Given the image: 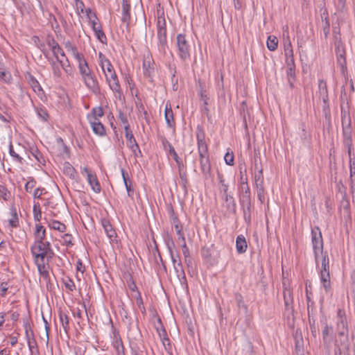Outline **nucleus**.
Instances as JSON below:
<instances>
[{"instance_id": "ea45409f", "label": "nucleus", "mask_w": 355, "mask_h": 355, "mask_svg": "<svg viewBox=\"0 0 355 355\" xmlns=\"http://www.w3.org/2000/svg\"><path fill=\"white\" fill-rule=\"evenodd\" d=\"M25 336L29 350L33 352V348L37 347V342L35 339L34 332L27 333Z\"/></svg>"}, {"instance_id": "72a5a7b5", "label": "nucleus", "mask_w": 355, "mask_h": 355, "mask_svg": "<svg viewBox=\"0 0 355 355\" xmlns=\"http://www.w3.org/2000/svg\"><path fill=\"white\" fill-rule=\"evenodd\" d=\"M240 189H241L240 201L248 202L249 200H251L250 191L249 186L248 185L241 186V187H240Z\"/></svg>"}, {"instance_id": "4d7b16f0", "label": "nucleus", "mask_w": 355, "mask_h": 355, "mask_svg": "<svg viewBox=\"0 0 355 355\" xmlns=\"http://www.w3.org/2000/svg\"><path fill=\"white\" fill-rule=\"evenodd\" d=\"M135 298L136 300V304L139 306V308L140 309L141 312L142 313L145 312L146 309L144 306L143 300H142L141 293L139 291H137V294L135 295Z\"/></svg>"}, {"instance_id": "bb28decb", "label": "nucleus", "mask_w": 355, "mask_h": 355, "mask_svg": "<svg viewBox=\"0 0 355 355\" xmlns=\"http://www.w3.org/2000/svg\"><path fill=\"white\" fill-rule=\"evenodd\" d=\"M318 89L320 96L322 98L323 102L326 104L328 102V90L327 83L324 80H319Z\"/></svg>"}, {"instance_id": "e433bc0d", "label": "nucleus", "mask_w": 355, "mask_h": 355, "mask_svg": "<svg viewBox=\"0 0 355 355\" xmlns=\"http://www.w3.org/2000/svg\"><path fill=\"white\" fill-rule=\"evenodd\" d=\"M322 259V266L320 272H329V258L327 252H324L321 254Z\"/></svg>"}, {"instance_id": "3c124183", "label": "nucleus", "mask_w": 355, "mask_h": 355, "mask_svg": "<svg viewBox=\"0 0 355 355\" xmlns=\"http://www.w3.org/2000/svg\"><path fill=\"white\" fill-rule=\"evenodd\" d=\"M36 265L37 266L38 271H39L40 275L46 279H49V272L45 266V263H38Z\"/></svg>"}, {"instance_id": "f257e3e1", "label": "nucleus", "mask_w": 355, "mask_h": 355, "mask_svg": "<svg viewBox=\"0 0 355 355\" xmlns=\"http://www.w3.org/2000/svg\"><path fill=\"white\" fill-rule=\"evenodd\" d=\"M101 59V67L105 73L106 80L110 88L114 92L116 98H121L122 91L110 61L103 55L102 53H99Z\"/></svg>"}, {"instance_id": "393cba45", "label": "nucleus", "mask_w": 355, "mask_h": 355, "mask_svg": "<svg viewBox=\"0 0 355 355\" xmlns=\"http://www.w3.org/2000/svg\"><path fill=\"white\" fill-rule=\"evenodd\" d=\"M338 334L340 336H345L346 340H348L349 337V327L347 320L337 321Z\"/></svg>"}, {"instance_id": "f704fd0d", "label": "nucleus", "mask_w": 355, "mask_h": 355, "mask_svg": "<svg viewBox=\"0 0 355 355\" xmlns=\"http://www.w3.org/2000/svg\"><path fill=\"white\" fill-rule=\"evenodd\" d=\"M10 214H11V218L9 219L8 223L9 225L12 227H17L19 226V218L17 213L16 208L12 206L10 208Z\"/></svg>"}, {"instance_id": "603ef678", "label": "nucleus", "mask_w": 355, "mask_h": 355, "mask_svg": "<svg viewBox=\"0 0 355 355\" xmlns=\"http://www.w3.org/2000/svg\"><path fill=\"white\" fill-rule=\"evenodd\" d=\"M169 214H170L171 222L172 225H174L175 229H176V225L178 227H181L182 225L180 223V220H179L178 216L175 214V212L172 208L171 209Z\"/></svg>"}, {"instance_id": "4468645a", "label": "nucleus", "mask_w": 355, "mask_h": 355, "mask_svg": "<svg viewBox=\"0 0 355 355\" xmlns=\"http://www.w3.org/2000/svg\"><path fill=\"white\" fill-rule=\"evenodd\" d=\"M46 42L48 44V46L51 49L53 55L57 56L58 55V54H61L62 57L65 58V53L64 51L53 37L48 36L46 37Z\"/></svg>"}, {"instance_id": "052dcab7", "label": "nucleus", "mask_w": 355, "mask_h": 355, "mask_svg": "<svg viewBox=\"0 0 355 355\" xmlns=\"http://www.w3.org/2000/svg\"><path fill=\"white\" fill-rule=\"evenodd\" d=\"M34 219L36 221H40L42 218V212L39 205H34L33 206Z\"/></svg>"}, {"instance_id": "37998d69", "label": "nucleus", "mask_w": 355, "mask_h": 355, "mask_svg": "<svg viewBox=\"0 0 355 355\" xmlns=\"http://www.w3.org/2000/svg\"><path fill=\"white\" fill-rule=\"evenodd\" d=\"M295 69H286V76L288 83L291 89L294 87V83L295 81Z\"/></svg>"}, {"instance_id": "09e8293b", "label": "nucleus", "mask_w": 355, "mask_h": 355, "mask_svg": "<svg viewBox=\"0 0 355 355\" xmlns=\"http://www.w3.org/2000/svg\"><path fill=\"white\" fill-rule=\"evenodd\" d=\"M337 62L341 67V69L343 71L346 69V60L344 53H341L339 49V46H338V51H337Z\"/></svg>"}, {"instance_id": "7ed1b4c3", "label": "nucleus", "mask_w": 355, "mask_h": 355, "mask_svg": "<svg viewBox=\"0 0 355 355\" xmlns=\"http://www.w3.org/2000/svg\"><path fill=\"white\" fill-rule=\"evenodd\" d=\"M341 122L343 144L347 148L348 155L350 157L354 149L352 139L351 117L349 111L346 110L343 107H341Z\"/></svg>"}, {"instance_id": "79ce46f5", "label": "nucleus", "mask_w": 355, "mask_h": 355, "mask_svg": "<svg viewBox=\"0 0 355 355\" xmlns=\"http://www.w3.org/2000/svg\"><path fill=\"white\" fill-rule=\"evenodd\" d=\"M241 206L243 207V215L245 220H250L251 212V200L249 202H241Z\"/></svg>"}, {"instance_id": "774afa93", "label": "nucleus", "mask_w": 355, "mask_h": 355, "mask_svg": "<svg viewBox=\"0 0 355 355\" xmlns=\"http://www.w3.org/2000/svg\"><path fill=\"white\" fill-rule=\"evenodd\" d=\"M119 119L121 121V122L124 125V127L127 126L128 128H130V125L128 123L127 116L123 112H119Z\"/></svg>"}, {"instance_id": "f03ea898", "label": "nucleus", "mask_w": 355, "mask_h": 355, "mask_svg": "<svg viewBox=\"0 0 355 355\" xmlns=\"http://www.w3.org/2000/svg\"><path fill=\"white\" fill-rule=\"evenodd\" d=\"M198 150L200 156V168L203 175L207 178L211 171V164L208 155L207 146L205 142V133L202 128H197Z\"/></svg>"}, {"instance_id": "9b49d317", "label": "nucleus", "mask_w": 355, "mask_h": 355, "mask_svg": "<svg viewBox=\"0 0 355 355\" xmlns=\"http://www.w3.org/2000/svg\"><path fill=\"white\" fill-rule=\"evenodd\" d=\"M283 284H284L283 296H284L285 310L288 313H291L293 311V299L292 291L290 288L285 287L284 283Z\"/></svg>"}, {"instance_id": "b1692460", "label": "nucleus", "mask_w": 355, "mask_h": 355, "mask_svg": "<svg viewBox=\"0 0 355 355\" xmlns=\"http://www.w3.org/2000/svg\"><path fill=\"white\" fill-rule=\"evenodd\" d=\"M63 173L71 180L78 179V173L74 167L68 162H65L63 166Z\"/></svg>"}, {"instance_id": "c9c22d12", "label": "nucleus", "mask_w": 355, "mask_h": 355, "mask_svg": "<svg viewBox=\"0 0 355 355\" xmlns=\"http://www.w3.org/2000/svg\"><path fill=\"white\" fill-rule=\"evenodd\" d=\"M113 347L116 350V355H125L124 347L120 338H116L115 336L114 341L113 342Z\"/></svg>"}, {"instance_id": "39448f33", "label": "nucleus", "mask_w": 355, "mask_h": 355, "mask_svg": "<svg viewBox=\"0 0 355 355\" xmlns=\"http://www.w3.org/2000/svg\"><path fill=\"white\" fill-rule=\"evenodd\" d=\"M176 46L180 58L184 61L190 58L191 46L184 34L180 33L176 37Z\"/></svg>"}, {"instance_id": "a19ab883", "label": "nucleus", "mask_w": 355, "mask_h": 355, "mask_svg": "<svg viewBox=\"0 0 355 355\" xmlns=\"http://www.w3.org/2000/svg\"><path fill=\"white\" fill-rule=\"evenodd\" d=\"M103 116V108L101 106L95 107L92 110L91 114L87 115V119L89 121H90V119H98L99 117H101Z\"/></svg>"}, {"instance_id": "4be33fe9", "label": "nucleus", "mask_w": 355, "mask_h": 355, "mask_svg": "<svg viewBox=\"0 0 355 355\" xmlns=\"http://www.w3.org/2000/svg\"><path fill=\"white\" fill-rule=\"evenodd\" d=\"M158 325L156 327L157 331L159 334V338L162 339L163 345L166 346V345H170V340L167 338V334L165 329L164 328L162 323L161 322V319L158 318L157 319Z\"/></svg>"}, {"instance_id": "f3484780", "label": "nucleus", "mask_w": 355, "mask_h": 355, "mask_svg": "<svg viewBox=\"0 0 355 355\" xmlns=\"http://www.w3.org/2000/svg\"><path fill=\"white\" fill-rule=\"evenodd\" d=\"M101 224L107 237L110 239L111 241H114L116 238V233L113 229L109 220L103 218L101 220Z\"/></svg>"}, {"instance_id": "aec40b11", "label": "nucleus", "mask_w": 355, "mask_h": 355, "mask_svg": "<svg viewBox=\"0 0 355 355\" xmlns=\"http://www.w3.org/2000/svg\"><path fill=\"white\" fill-rule=\"evenodd\" d=\"M33 257H34L35 264L38 263H45L44 259L47 258L49 260L51 259L54 254L53 251L51 252H41L37 253H31Z\"/></svg>"}, {"instance_id": "1a4fd4ad", "label": "nucleus", "mask_w": 355, "mask_h": 355, "mask_svg": "<svg viewBox=\"0 0 355 355\" xmlns=\"http://www.w3.org/2000/svg\"><path fill=\"white\" fill-rule=\"evenodd\" d=\"M83 80L87 87L94 94H98L101 92L98 82L95 76L92 73L87 76L83 77Z\"/></svg>"}, {"instance_id": "dca6fc26", "label": "nucleus", "mask_w": 355, "mask_h": 355, "mask_svg": "<svg viewBox=\"0 0 355 355\" xmlns=\"http://www.w3.org/2000/svg\"><path fill=\"white\" fill-rule=\"evenodd\" d=\"M223 199L225 202L224 206L228 214H236V205L234 197L232 195H223Z\"/></svg>"}, {"instance_id": "13d9d810", "label": "nucleus", "mask_w": 355, "mask_h": 355, "mask_svg": "<svg viewBox=\"0 0 355 355\" xmlns=\"http://www.w3.org/2000/svg\"><path fill=\"white\" fill-rule=\"evenodd\" d=\"M10 197V191L4 186L0 184V198L8 200Z\"/></svg>"}, {"instance_id": "a878e982", "label": "nucleus", "mask_w": 355, "mask_h": 355, "mask_svg": "<svg viewBox=\"0 0 355 355\" xmlns=\"http://www.w3.org/2000/svg\"><path fill=\"white\" fill-rule=\"evenodd\" d=\"M236 251L239 254L244 253L248 248L245 238L243 235H239L236 240Z\"/></svg>"}, {"instance_id": "c85d7f7f", "label": "nucleus", "mask_w": 355, "mask_h": 355, "mask_svg": "<svg viewBox=\"0 0 355 355\" xmlns=\"http://www.w3.org/2000/svg\"><path fill=\"white\" fill-rule=\"evenodd\" d=\"M35 241H45L46 230L41 224L35 225Z\"/></svg>"}, {"instance_id": "0e129e2a", "label": "nucleus", "mask_w": 355, "mask_h": 355, "mask_svg": "<svg viewBox=\"0 0 355 355\" xmlns=\"http://www.w3.org/2000/svg\"><path fill=\"white\" fill-rule=\"evenodd\" d=\"M10 155L18 162L22 163V158L15 152L13 147L12 145L10 146L9 148Z\"/></svg>"}, {"instance_id": "c756f323", "label": "nucleus", "mask_w": 355, "mask_h": 355, "mask_svg": "<svg viewBox=\"0 0 355 355\" xmlns=\"http://www.w3.org/2000/svg\"><path fill=\"white\" fill-rule=\"evenodd\" d=\"M87 16L89 19L90 23L92 24V28L94 31V32L97 31L98 30H100L102 28V26L101 24L98 23L96 21V16L95 13H92L91 10L89 8L88 10H87Z\"/></svg>"}, {"instance_id": "49530a36", "label": "nucleus", "mask_w": 355, "mask_h": 355, "mask_svg": "<svg viewBox=\"0 0 355 355\" xmlns=\"http://www.w3.org/2000/svg\"><path fill=\"white\" fill-rule=\"evenodd\" d=\"M49 227L51 229L58 230L60 232H65L67 227L64 224L58 221L53 220L49 224Z\"/></svg>"}, {"instance_id": "69168bd1", "label": "nucleus", "mask_w": 355, "mask_h": 355, "mask_svg": "<svg viewBox=\"0 0 355 355\" xmlns=\"http://www.w3.org/2000/svg\"><path fill=\"white\" fill-rule=\"evenodd\" d=\"M36 184V182L31 179V180L28 181L25 184V190L26 192L31 193L32 191V189L35 187Z\"/></svg>"}, {"instance_id": "5701e85b", "label": "nucleus", "mask_w": 355, "mask_h": 355, "mask_svg": "<svg viewBox=\"0 0 355 355\" xmlns=\"http://www.w3.org/2000/svg\"><path fill=\"white\" fill-rule=\"evenodd\" d=\"M349 157V171H350V190L352 194L353 200L355 198V162H352L351 156Z\"/></svg>"}, {"instance_id": "7c9ffc66", "label": "nucleus", "mask_w": 355, "mask_h": 355, "mask_svg": "<svg viewBox=\"0 0 355 355\" xmlns=\"http://www.w3.org/2000/svg\"><path fill=\"white\" fill-rule=\"evenodd\" d=\"M322 325H324V328L322 330V339L324 341V343H327V342H329V337L331 335L333 329L332 327L329 326L327 320L324 319L323 321H321Z\"/></svg>"}, {"instance_id": "6e6d98bb", "label": "nucleus", "mask_w": 355, "mask_h": 355, "mask_svg": "<svg viewBox=\"0 0 355 355\" xmlns=\"http://www.w3.org/2000/svg\"><path fill=\"white\" fill-rule=\"evenodd\" d=\"M234 298H235V300L236 302V304L238 306L239 308H243L245 311H247L248 309V307L245 304L244 302H243V297L241 295V294H240L239 293H236L234 294Z\"/></svg>"}, {"instance_id": "2f4dec72", "label": "nucleus", "mask_w": 355, "mask_h": 355, "mask_svg": "<svg viewBox=\"0 0 355 355\" xmlns=\"http://www.w3.org/2000/svg\"><path fill=\"white\" fill-rule=\"evenodd\" d=\"M125 129V137L127 139V145L128 146H134L136 148H137V143L135 139V137L132 134V130L130 128L124 127Z\"/></svg>"}, {"instance_id": "864d4df0", "label": "nucleus", "mask_w": 355, "mask_h": 355, "mask_svg": "<svg viewBox=\"0 0 355 355\" xmlns=\"http://www.w3.org/2000/svg\"><path fill=\"white\" fill-rule=\"evenodd\" d=\"M178 171H179V175H180V178L181 179L182 184L184 187H186V186L188 183V180H187V173L184 171V165L183 164L182 168H178Z\"/></svg>"}, {"instance_id": "423d86ee", "label": "nucleus", "mask_w": 355, "mask_h": 355, "mask_svg": "<svg viewBox=\"0 0 355 355\" xmlns=\"http://www.w3.org/2000/svg\"><path fill=\"white\" fill-rule=\"evenodd\" d=\"M311 240L313 250L316 264L318 263L319 254L324 253L323 251V239L322 233L318 227H315L311 230Z\"/></svg>"}, {"instance_id": "6ab92c4d", "label": "nucleus", "mask_w": 355, "mask_h": 355, "mask_svg": "<svg viewBox=\"0 0 355 355\" xmlns=\"http://www.w3.org/2000/svg\"><path fill=\"white\" fill-rule=\"evenodd\" d=\"M122 17L121 20L123 22L126 23L127 25L129 24V21L130 19V5L129 0H123L122 2Z\"/></svg>"}, {"instance_id": "a18cd8bd", "label": "nucleus", "mask_w": 355, "mask_h": 355, "mask_svg": "<svg viewBox=\"0 0 355 355\" xmlns=\"http://www.w3.org/2000/svg\"><path fill=\"white\" fill-rule=\"evenodd\" d=\"M60 320L64 331L67 334L69 330V319L67 315L63 312L60 313Z\"/></svg>"}, {"instance_id": "0eeeda50", "label": "nucleus", "mask_w": 355, "mask_h": 355, "mask_svg": "<svg viewBox=\"0 0 355 355\" xmlns=\"http://www.w3.org/2000/svg\"><path fill=\"white\" fill-rule=\"evenodd\" d=\"M157 37L159 40V51L163 54H166L168 48L166 39V28L164 19H158L157 21Z\"/></svg>"}, {"instance_id": "6e6552de", "label": "nucleus", "mask_w": 355, "mask_h": 355, "mask_svg": "<svg viewBox=\"0 0 355 355\" xmlns=\"http://www.w3.org/2000/svg\"><path fill=\"white\" fill-rule=\"evenodd\" d=\"M82 174H86L87 180L92 189L96 193L101 192V187L96 174L93 173L87 167L81 169Z\"/></svg>"}, {"instance_id": "de8ad7c7", "label": "nucleus", "mask_w": 355, "mask_h": 355, "mask_svg": "<svg viewBox=\"0 0 355 355\" xmlns=\"http://www.w3.org/2000/svg\"><path fill=\"white\" fill-rule=\"evenodd\" d=\"M28 83L35 92H40L42 91L39 82L33 76H30Z\"/></svg>"}, {"instance_id": "9d476101", "label": "nucleus", "mask_w": 355, "mask_h": 355, "mask_svg": "<svg viewBox=\"0 0 355 355\" xmlns=\"http://www.w3.org/2000/svg\"><path fill=\"white\" fill-rule=\"evenodd\" d=\"M161 141L162 143L163 148L164 150H168L169 154L173 157L174 160L175 161L178 167V168H182L183 166V162L182 159L179 157L176 151L175 150L174 148L172 146V145L170 144V142L166 139L165 137H161Z\"/></svg>"}, {"instance_id": "4c0bfd02", "label": "nucleus", "mask_w": 355, "mask_h": 355, "mask_svg": "<svg viewBox=\"0 0 355 355\" xmlns=\"http://www.w3.org/2000/svg\"><path fill=\"white\" fill-rule=\"evenodd\" d=\"M254 183L257 189L263 187V175L262 168L259 169L257 173L254 174Z\"/></svg>"}, {"instance_id": "20e7f679", "label": "nucleus", "mask_w": 355, "mask_h": 355, "mask_svg": "<svg viewBox=\"0 0 355 355\" xmlns=\"http://www.w3.org/2000/svg\"><path fill=\"white\" fill-rule=\"evenodd\" d=\"M53 56L55 57V60H49L52 71L54 76L60 78L62 76V69L66 73L70 71V63L66 55L65 58H60L58 55Z\"/></svg>"}, {"instance_id": "f8f14e48", "label": "nucleus", "mask_w": 355, "mask_h": 355, "mask_svg": "<svg viewBox=\"0 0 355 355\" xmlns=\"http://www.w3.org/2000/svg\"><path fill=\"white\" fill-rule=\"evenodd\" d=\"M53 251L49 241H34L31 247V253Z\"/></svg>"}, {"instance_id": "58836bf2", "label": "nucleus", "mask_w": 355, "mask_h": 355, "mask_svg": "<svg viewBox=\"0 0 355 355\" xmlns=\"http://www.w3.org/2000/svg\"><path fill=\"white\" fill-rule=\"evenodd\" d=\"M64 46L68 51H71L72 55L74 56L76 59H80L82 53H78V49L76 46H74L70 41H67L64 43Z\"/></svg>"}, {"instance_id": "680f3d73", "label": "nucleus", "mask_w": 355, "mask_h": 355, "mask_svg": "<svg viewBox=\"0 0 355 355\" xmlns=\"http://www.w3.org/2000/svg\"><path fill=\"white\" fill-rule=\"evenodd\" d=\"M36 111H37V114L38 116L40 119H42L44 121H47L49 114L45 109L42 108V107H37L36 109Z\"/></svg>"}, {"instance_id": "e2e57ef3", "label": "nucleus", "mask_w": 355, "mask_h": 355, "mask_svg": "<svg viewBox=\"0 0 355 355\" xmlns=\"http://www.w3.org/2000/svg\"><path fill=\"white\" fill-rule=\"evenodd\" d=\"M94 33L100 42H101L102 43H105V42L107 40V37H106L104 32L102 31V28L94 32Z\"/></svg>"}, {"instance_id": "5fc2aeb1", "label": "nucleus", "mask_w": 355, "mask_h": 355, "mask_svg": "<svg viewBox=\"0 0 355 355\" xmlns=\"http://www.w3.org/2000/svg\"><path fill=\"white\" fill-rule=\"evenodd\" d=\"M63 283L64 284L65 288L68 289L69 291H73L76 290V285L71 278L67 277L63 279Z\"/></svg>"}, {"instance_id": "473e14b6", "label": "nucleus", "mask_w": 355, "mask_h": 355, "mask_svg": "<svg viewBox=\"0 0 355 355\" xmlns=\"http://www.w3.org/2000/svg\"><path fill=\"white\" fill-rule=\"evenodd\" d=\"M174 269L175 270L177 277L180 280V282L182 283L186 282H187L186 275H185V272H184V268H183V266H182V264L180 260H179L177 265H175Z\"/></svg>"}, {"instance_id": "bf43d9fd", "label": "nucleus", "mask_w": 355, "mask_h": 355, "mask_svg": "<svg viewBox=\"0 0 355 355\" xmlns=\"http://www.w3.org/2000/svg\"><path fill=\"white\" fill-rule=\"evenodd\" d=\"M144 67V75L146 78H150L152 73L153 72V69L150 67V63L147 64L146 61L144 62L143 64Z\"/></svg>"}, {"instance_id": "c03bdc74", "label": "nucleus", "mask_w": 355, "mask_h": 355, "mask_svg": "<svg viewBox=\"0 0 355 355\" xmlns=\"http://www.w3.org/2000/svg\"><path fill=\"white\" fill-rule=\"evenodd\" d=\"M278 45V40L275 36L270 35L267 40L268 49L273 51L277 49Z\"/></svg>"}, {"instance_id": "cd10ccee", "label": "nucleus", "mask_w": 355, "mask_h": 355, "mask_svg": "<svg viewBox=\"0 0 355 355\" xmlns=\"http://www.w3.org/2000/svg\"><path fill=\"white\" fill-rule=\"evenodd\" d=\"M165 120L168 127L172 128L175 125V121L173 119V113L171 105L168 103L165 107Z\"/></svg>"}, {"instance_id": "412c9836", "label": "nucleus", "mask_w": 355, "mask_h": 355, "mask_svg": "<svg viewBox=\"0 0 355 355\" xmlns=\"http://www.w3.org/2000/svg\"><path fill=\"white\" fill-rule=\"evenodd\" d=\"M76 60L78 62V68L82 78L92 73L83 55H80V59H76Z\"/></svg>"}, {"instance_id": "2eb2a0df", "label": "nucleus", "mask_w": 355, "mask_h": 355, "mask_svg": "<svg viewBox=\"0 0 355 355\" xmlns=\"http://www.w3.org/2000/svg\"><path fill=\"white\" fill-rule=\"evenodd\" d=\"M89 121L93 132L96 135L100 137H103L106 135L105 128L99 121V119H90Z\"/></svg>"}, {"instance_id": "a211bd4d", "label": "nucleus", "mask_w": 355, "mask_h": 355, "mask_svg": "<svg viewBox=\"0 0 355 355\" xmlns=\"http://www.w3.org/2000/svg\"><path fill=\"white\" fill-rule=\"evenodd\" d=\"M320 282L326 293H331V284L329 272H320Z\"/></svg>"}, {"instance_id": "ddd939ff", "label": "nucleus", "mask_w": 355, "mask_h": 355, "mask_svg": "<svg viewBox=\"0 0 355 355\" xmlns=\"http://www.w3.org/2000/svg\"><path fill=\"white\" fill-rule=\"evenodd\" d=\"M320 16H321V19H322V31H323L324 37L327 38L329 34L330 24H329L328 11L326 8H322L320 9Z\"/></svg>"}, {"instance_id": "8fccbe9b", "label": "nucleus", "mask_w": 355, "mask_h": 355, "mask_svg": "<svg viewBox=\"0 0 355 355\" xmlns=\"http://www.w3.org/2000/svg\"><path fill=\"white\" fill-rule=\"evenodd\" d=\"M309 325H310V329H311V334L313 335V337L315 338L318 333V329L317 328V327L315 325V319L313 317H311V315H310L309 313Z\"/></svg>"}, {"instance_id": "338daca9", "label": "nucleus", "mask_w": 355, "mask_h": 355, "mask_svg": "<svg viewBox=\"0 0 355 355\" xmlns=\"http://www.w3.org/2000/svg\"><path fill=\"white\" fill-rule=\"evenodd\" d=\"M225 163L227 165L233 166L234 165V155L233 153H227L224 157Z\"/></svg>"}]
</instances>
